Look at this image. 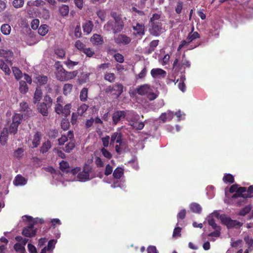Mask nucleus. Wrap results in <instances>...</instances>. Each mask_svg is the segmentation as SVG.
<instances>
[{
    "mask_svg": "<svg viewBox=\"0 0 253 253\" xmlns=\"http://www.w3.org/2000/svg\"><path fill=\"white\" fill-rule=\"evenodd\" d=\"M22 220L24 222H31V224H33L34 225L38 223H42L43 222L42 219L39 218H33L32 216L27 215L22 216Z\"/></svg>",
    "mask_w": 253,
    "mask_h": 253,
    "instance_id": "aec40b11",
    "label": "nucleus"
},
{
    "mask_svg": "<svg viewBox=\"0 0 253 253\" xmlns=\"http://www.w3.org/2000/svg\"><path fill=\"white\" fill-rule=\"evenodd\" d=\"M20 111L23 112H25L26 114L30 115V108L28 104L26 102H22L20 104Z\"/></svg>",
    "mask_w": 253,
    "mask_h": 253,
    "instance_id": "72a5a7b5",
    "label": "nucleus"
},
{
    "mask_svg": "<svg viewBox=\"0 0 253 253\" xmlns=\"http://www.w3.org/2000/svg\"><path fill=\"white\" fill-rule=\"evenodd\" d=\"M114 40L115 42L118 44H122L123 45H126L128 44L130 41L131 39L129 37L125 35H119L114 38Z\"/></svg>",
    "mask_w": 253,
    "mask_h": 253,
    "instance_id": "2eb2a0df",
    "label": "nucleus"
},
{
    "mask_svg": "<svg viewBox=\"0 0 253 253\" xmlns=\"http://www.w3.org/2000/svg\"><path fill=\"white\" fill-rule=\"evenodd\" d=\"M159 41L158 40H155L152 41L149 44V52H151L152 51H154L155 48L158 45Z\"/></svg>",
    "mask_w": 253,
    "mask_h": 253,
    "instance_id": "4d7b16f0",
    "label": "nucleus"
},
{
    "mask_svg": "<svg viewBox=\"0 0 253 253\" xmlns=\"http://www.w3.org/2000/svg\"><path fill=\"white\" fill-rule=\"evenodd\" d=\"M185 54H183L182 55V60L180 63H178V59L177 58H176L175 60L174 61L173 64V67L176 68L177 66L178 67H184V68L186 67L190 68V62L189 61L187 60L185 58Z\"/></svg>",
    "mask_w": 253,
    "mask_h": 253,
    "instance_id": "dca6fc26",
    "label": "nucleus"
},
{
    "mask_svg": "<svg viewBox=\"0 0 253 253\" xmlns=\"http://www.w3.org/2000/svg\"><path fill=\"white\" fill-rule=\"evenodd\" d=\"M200 38V36L198 32H190L185 40L181 42L180 44L178 47L177 50L179 51L182 48H186L187 50H191L197 47L198 45H190L195 40Z\"/></svg>",
    "mask_w": 253,
    "mask_h": 253,
    "instance_id": "f257e3e1",
    "label": "nucleus"
},
{
    "mask_svg": "<svg viewBox=\"0 0 253 253\" xmlns=\"http://www.w3.org/2000/svg\"><path fill=\"white\" fill-rule=\"evenodd\" d=\"M64 63L70 69H72L74 66L79 64L78 61H73L68 59L67 61L64 62Z\"/></svg>",
    "mask_w": 253,
    "mask_h": 253,
    "instance_id": "de8ad7c7",
    "label": "nucleus"
},
{
    "mask_svg": "<svg viewBox=\"0 0 253 253\" xmlns=\"http://www.w3.org/2000/svg\"><path fill=\"white\" fill-rule=\"evenodd\" d=\"M73 85L70 84H64L63 88V93L65 95H67L70 93L72 89Z\"/></svg>",
    "mask_w": 253,
    "mask_h": 253,
    "instance_id": "a18cd8bd",
    "label": "nucleus"
},
{
    "mask_svg": "<svg viewBox=\"0 0 253 253\" xmlns=\"http://www.w3.org/2000/svg\"><path fill=\"white\" fill-rule=\"evenodd\" d=\"M71 109V104L70 103L66 104L63 107V112L62 114H64L65 116H68L70 114V110Z\"/></svg>",
    "mask_w": 253,
    "mask_h": 253,
    "instance_id": "603ef678",
    "label": "nucleus"
},
{
    "mask_svg": "<svg viewBox=\"0 0 253 253\" xmlns=\"http://www.w3.org/2000/svg\"><path fill=\"white\" fill-rule=\"evenodd\" d=\"M137 93L140 95H146L150 100H153L157 97L153 89L148 84H145L136 88Z\"/></svg>",
    "mask_w": 253,
    "mask_h": 253,
    "instance_id": "7ed1b4c3",
    "label": "nucleus"
},
{
    "mask_svg": "<svg viewBox=\"0 0 253 253\" xmlns=\"http://www.w3.org/2000/svg\"><path fill=\"white\" fill-rule=\"evenodd\" d=\"M191 210L195 213H200L202 211L201 206L197 203H192L190 205Z\"/></svg>",
    "mask_w": 253,
    "mask_h": 253,
    "instance_id": "f704fd0d",
    "label": "nucleus"
},
{
    "mask_svg": "<svg viewBox=\"0 0 253 253\" xmlns=\"http://www.w3.org/2000/svg\"><path fill=\"white\" fill-rule=\"evenodd\" d=\"M23 118V115L20 114H15L12 117V123L19 125Z\"/></svg>",
    "mask_w": 253,
    "mask_h": 253,
    "instance_id": "c03bdc74",
    "label": "nucleus"
},
{
    "mask_svg": "<svg viewBox=\"0 0 253 253\" xmlns=\"http://www.w3.org/2000/svg\"><path fill=\"white\" fill-rule=\"evenodd\" d=\"M151 75L154 78H164L166 75V72L160 68H154L151 70Z\"/></svg>",
    "mask_w": 253,
    "mask_h": 253,
    "instance_id": "f3484780",
    "label": "nucleus"
},
{
    "mask_svg": "<svg viewBox=\"0 0 253 253\" xmlns=\"http://www.w3.org/2000/svg\"><path fill=\"white\" fill-rule=\"evenodd\" d=\"M28 225L24 227L22 230V234L23 236L31 238L35 236L36 228H35L34 225L31 222H25Z\"/></svg>",
    "mask_w": 253,
    "mask_h": 253,
    "instance_id": "0eeeda50",
    "label": "nucleus"
},
{
    "mask_svg": "<svg viewBox=\"0 0 253 253\" xmlns=\"http://www.w3.org/2000/svg\"><path fill=\"white\" fill-rule=\"evenodd\" d=\"M14 249L16 252H19L21 253L25 252V246L21 245V244L20 243H16L14 246Z\"/></svg>",
    "mask_w": 253,
    "mask_h": 253,
    "instance_id": "864d4df0",
    "label": "nucleus"
},
{
    "mask_svg": "<svg viewBox=\"0 0 253 253\" xmlns=\"http://www.w3.org/2000/svg\"><path fill=\"white\" fill-rule=\"evenodd\" d=\"M41 135L39 132H37L34 135L33 137V139L32 141V145L33 148H36L40 144V140H41Z\"/></svg>",
    "mask_w": 253,
    "mask_h": 253,
    "instance_id": "2f4dec72",
    "label": "nucleus"
},
{
    "mask_svg": "<svg viewBox=\"0 0 253 253\" xmlns=\"http://www.w3.org/2000/svg\"><path fill=\"white\" fill-rule=\"evenodd\" d=\"M139 119L138 115H135L133 120L130 121L129 124L133 128L137 130H141L144 126V124L143 122H138L137 120Z\"/></svg>",
    "mask_w": 253,
    "mask_h": 253,
    "instance_id": "4468645a",
    "label": "nucleus"
},
{
    "mask_svg": "<svg viewBox=\"0 0 253 253\" xmlns=\"http://www.w3.org/2000/svg\"><path fill=\"white\" fill-rule=\"evenodd\" d=\"M92 167L87 164L84 165L83 170L77 175L78 180L81 182H86L96 177V175L92 173Z\"/></svg>",
    "mask_w": 253,
    "mask_h": 253,
    "instance_id": "f03ea898",
    "label": "nucleus"
},
{
    "mask_svg": "<svg viewBox=\"0 0 253 253\" xmlns=\"http://www.w3.org/2000/svg\"><path fill=\"white\" fill-rule=\"evenodd\" d=\"M12 56L13 53L11 51L0 49V56L4 57L5 59V61L9 62V64H11Z\"/></svg>",
    "mask_w": 253,
    "mask_h": 253,
    "instance_id": "6ab92c4d",
    "label": "nucleus"
},
{
    "mask_svg": "<svg viewBox=\"0 0 253 253\" xmlns=\"http://www.w3.org/2000/svg\"><path fill=\"white\" fill-rule=\"evenodd\" d=\"M220 214L218 212L216 211H214L212 213L210 214L207 217L206 220H207L209 224L212 227V228L214 229H216V228H218V226L215 223V221L213 219V217H215L219 219Z\"/></svg>",
    "mask_w": 253,
    "mask_h": 253,
    "instance_id": "1a4fd4ad",
    "label": "nucleus"
},
{
    "mask_svg": "<svg viewBox=\"0 0 253 253\" xmlns=\"http://www.w3.org/2000/svg\"><path fill=\"white\" fill-rule=\"evenodd\" d=\"M27 179L21 175H17L14 181V184L16 186H22L27 183Z\"/></svg>",
    "mask_w": 253,
    "mask_h": 253,
    "instance_id": "b1692460",
    "label": "nucleus"
},
{
    "mask_svg": "<svg viewBox=\"0 0 253 253\" xmlns=\"http://www.w3.org/2000/svg\"><path fill=\"white\" fill-rule=\"evenodd\" d=\"M123 90V86L121 84H117L113 85L114 94L116 95V97H118L122 93Z\"/></svg>",
    "mask_w": 253,
    "mask_h": 253,
    "instance_id": "a878e982",
    "label": "nucleus"
},
{
    "mask_svg": "<svg viewBox=\"0 0 253 253\" xmlns=\"http://www.w3.org/2000/svg\"><path fill=\"white\" fill-rule=\"evenodd\" d=\"M133 30L134 31L135 35L142 37L145 34V26L143 23H136L132 26Z\"/></svg>",
    "mask_w": 253,
    "mask_h": 253,
    "instance_id": "ddd939ff",
    "label": "nucleus"
},
{
    "mask_svg": "<svg viewBox=\"0 0 253 253\" xmlns=\"http://www.w3.org/2000/svg\"><path fill=\"white\" fill-rule=\"evenodd\" d=\"M88 75L87 74L83 73L81 75L80 78L79 79L80 84H83L86 83L88 81Z\"/></svg>",
    "mask_w": 253,
    "mask_h": 253,
    "instance_id": "e2e57ef3",
    "label": "nucleus"
},
{
    "mask_svg": "<svg viewBox=\"0 0 253 253\" xmlns=\"http://www.w3.org/2000/svg\"><path fill=\"white\" fill-rule=\"evenodd\" d=\"M19 90L20 93L25 94L28 91V87L27 83L24 81H20L19 82Z\"/></svg>",
    "mask_w": 253,
    "mask_h": 253,
    "instance_id": "c756f323",
    "label": "nucleus"
},
{
    "mask_svg": "<svg viewBox=\"0 0 253 253\" xmlns=\"http://www.w3.org/2000/svg\"><path fill=\"white\" fill-rule=\"evenodd\" d=\"M101 152L103 156L108 159H110L112 158V154L105 148H103L101 149Z\"/></svg>",
    "mask_w": 253,
    "mask_h": 253,
    "instance_id": "774afa93",
    "label": "nucleus"
},
{
    "mask_svg": "<svg viewBox=\"0 0 253 253\" xmlns=\"http://www.w3.org/2000/svg\"><path fill=\"white\" fill-rule=\"evenodd\" d=\"M88 106L85 104H82L77 110V113L80 116H82L83 114L87 110Z\"/></svg>",
    "mask_w": 253,
    "mask_h": 253,
    "instance_id": "37998d69",
    "label": "nucleus"
},
{
    "mask_svg": "<svg viewBox=\"0 0 253 253\" xmlns=\"http://www.w3.org/2000/svg\"><path fill=\"white\" fill-rule=\"evenodd\" d=\"M18 126L19 125L17 124L12 123L9 127L10 133L14 135L17 132Z\"/></svg>",
    "mask_w": 253,
    "mask_h": 253,
    "instance_id": "bf43d9fd",
    "label": "nucleus"
},
{
    "mask_svg": "<svg viewBox=\"0 0 253 253\" xmlns=\"http://www.w3.org/2000/svg\"><path fill=\"white\" fill-rule=\"evenodd\" d=\"M223 180L225 183H232L234 182V177L231 174H226L224 176Z\"/></svg>",
    "mask_w": 253,
    "mask_h": 253,
    "instance_id": "5fc2aeb1",
    "label": "nucleus"
},
{
    "mask_svg": "<svg viewBox=\"0 0 253 253\" xmlns=\"http://www.w3.org/2000/svg\"><path fill=\"white\" fill-rule=\"evenodd\" d=\"M75 47L79 50L84 51L85 49V45L81 41L78 40L75 43Z\"/></svg>",
    "mask_w": 253,
    "mask_h": 253,
    "instance_id": "680f3d73",
    "label": "nucleus"
},
{
    "mask_svg": "<svg viewBox=\"0 0 253 253\" xmlns=\"http://www.w3.org/2000/svg\"><path fill=\"white\" fill-rule=\"evenodd\" d=\"M43 2V1L42 0H36L35 1H28L27 2V5L31 6H38L40 5H41L42 3Z\"/></svg>",
    "mask_w": 253,
    "mask_h": 253,
    "instance_id": "338daca9",
    "label": "nucleus"
},
{
    "mask_svg": "<svg viewBox=\"0 0 253 253\" xmlns=\"http://www.w3.org/2000/svg\"><path fill=\"white\" fill-rule=\"evenodd\" d=\"M252 194H253V185L250 186L248 187V190L243 193L242 197L244 198H251L253 197Z\"/></svg>",
    "mask_w": 253,
    "mask_h": 253,
    "instance_id": "a19ab883",
    "label": "nucleus"
},
{
    "mask_svg": "<svg viewBox=\"0 0 253 253\" xmlns=\"http://www.w3.org/2000/svg\"><path fill=\"white\" fill-rule=\"evenodd\" d=\"M229 191L230 193L236 192L232 198H236L239 197H242V194L246 191V189L245 187H239L237 185L235 184L231 186Z\"/></svg>",
    "mask_w": 253,
    "mask_h": 253,
    "instance_id": "6e6552de",
    "label": "nucleus"
},
{
    "mask_svg": "<svg viewBox=\"0 0 253 253\" xmlns=\"http://www.w3.org/2000/svg\"><path fill=\"white\" fill-rule=\"evenodd\" d=\"M24 0H14L12 4L15 8H18L22 7L24 5Z\"/></svg>",
    "mask_w": 253,
    "mask_h": 253,
    "instance_id": "052dcab7",
    "label": "nucleus"
},
{
    "mask_svg": "<svg viewBox=\"0 0 253 253\" xmlns=\"http://www.w3.org/2000/svg\"><path fill=\"white\" fill-rule=\"evenodd\" d=\"M59 12L62 16H67L69 12V6L67 5H62L59 8Z\"/></svg>",
    "mask_w": 253,
    "mask_h": 253,
    "instance_id": "e433bc0d",
    "label": "nucleus"
},
{
    "mask_svg": "<svg viewBox=\"0 0 253 253\" xmlns=\"http://www.w3.org/2000/svg\"><path fill=\"white\" fill-rule=\"evenodd\" d=\"M186 80V78L185 76L182 75L180 77V79L179 81V80H177L176 82H178L179 81V83L178 84V88L182 91L183 92H185L186 90V86L184 84V81Z\"/></svg>",
    "mask_w": 253,
    "mask_h": 253,
    "instance_id": "c85d7f7f",
    "label": "nucleus"
},
{
    "mask_svg": "<svg viewBox=\"0 0 253 253\" xmlns=\"http://www.w3.org/2000/svg\"><path fill=\"white\" fill-rule=\"evenodd\" d=\"M51 147V145L50 142L49 140H47L42 144L40 149V152L42 153H46Z\"/></svg>",
    "mask_w": 253,
    "mask_h": 253,
    "instance_id": "473e14b6",
    "label": "nucleus"
},
{
    "mask_svg": "<svg viewBox=\"0 0 253 253\" xmlns=\"http://www.w3.org/2000/svg\"><path fill=\"white\" fill-rule=\"evenodd\" d=\"M42 96V90L39 87H37L36 91L34 93V104H36L39 102L41 99Z\"/></svg>",
    "mask_w": 253,
    "mask_h": 253,
    "instance_id": "bb28decb",
    "label": "nucleus"
},
{
    "mask_svg": "<svg viewBox=\"0 0 253 253\" xmlns=\"http://www.w3.org/2000/svg\"><path fill=\"white\" fill-rule=\"evenodd\" d=\"M178 222L176 224V226L173 230L172 237L173 238H177L181 236V228L178 226H177Z\"/></svg>",
    "mask_w": 253,
    "mask_h": 253,
    "instance_id": "3c124183",
    "label": "nucleus"
},
{
    "mask_svg": "<svg viewBox=\"0 0 253 253\" xmlns=\"http://www.w3.org/2000/svg\"><path fill=\"white\" fill-rule=\"evenodd\" d=\"M124 174V169L121 168H117L115 169L113 172V176L114 178L119 179Z\"/></svg>",
    "mask_w": 253,
    "mask_h": 253,
    "instance_id": "c9c22d12",
    "label": "nucleus"
},
{
    "mask_svg": "<svg viewBox=\"0 0 253 253\" xmlns=\"http://www.w3.org/2000/svg\"><path fill=\"white\" fill-rule=\"evenodd\" d=\"M36 79L37 82L40 84H41V85L45 84L47 83V80H48L47 77L45 76L38 75L36 77Z\"/></svg>",
    "mask_w": 253,
    "mask_h": 253,
    "instance_id": "ea45409f",
    "label": "nucleus"
},
{
    "mask_svg": "<svg viewBox=\"0 0 253 253\" xmlns=\"http://www.w3.org/2000/svg\"><path fill=\"white\" fill-rule=\"evenodd\" d=\"M149 31L151 35L158 37L165 31V28L161 22H153L151 23Z\"/></svg>",
    "mask_w": 253,
    "mask_h": 253,
    "instance_id": "39448f33",
    "label": "nucleus"
},
{
    "mask_svg": "<svg viewBox=\"0 0 253 253\" xmlns=\"http://www.w3.org/2000/svg\"><path fill=\"white\" fill-rule=\"evenodd\" d=\"M11 65V64H9V62L5 63L2 59H0V68L6 75H9L11 73L9 66Z\"/></svg>",
    "mask_w": 253,
    "mask_h": 253,
    "instance_id": "4be33fe9",
    "label": "nucleus"
},
{
    "mask_svg": "<svg viewBox=\"0 0 253 253\" xmlns=\"http://www.w3.org/2000/svg\"><path fill=\"white\" fill-rule=\"evenodd\" d=\"M113 21H109L104 26V29L108 32L113 31Z\"/></svg>",
    "mask_w": 253,
    "mask_h": 253,
    "instance_id": "6e6d98bb",
    "label": "nucleus"
},
{
    "mask_svg": "<svg viewBox=\"0 0 253 253\" xmlns=\"http://www.w3.org/2000/svg\"><path fill=\"white\" fill-rule=\"evenodd\" d=\"M126 115V112L124 111H118L115 112L113 115V122L114 125H116L122 119L124 118Z\"/></svg>",
    "mask_w": 253,
    "mask_h": 253,
    "instance_id": "a211bd4d",
    "label": "nucleus"
},
{
    "mask_svg": "<svg viewBox=\"0 0 253 253\" xmlns=\"http://www.w3.org/2000/svg\"><path fill=\"white\" fill-rule=\"evenodd\" d=\"M113 33L116 34L121 32L123 29V22L120 17H115L113 21Z\"/></svg>",
    "mask_w": 253,
    "mask_h": 253,
    "instance_id": "9b49d317",
    "label": "nucleus"
},
{
    "mask_svg": "<svg viewBox=\"0 0 253 253\" xmlns=\"http://www.w3.org/2000/svg\"><path fill=\"white\" fill-rule=\"evenodd\" d=\"M173 112L170 111H168L166 113H162L160 116V118L163 122H165L166 121H170L173 118Z\"/></svg>",
    "mask_w": 253,
    "mask_h": 253,
    "instance_id": "5701e85b",
    "label": "nucleus"
},
{
    "mask_svg": "<svg viewBox=\"0 0 253 253\" xmlns=\"http://www.w3.org/2000/svg\"><path fill=\"white\" fill-rule=\"evenodd\" d=\"M252 208V206L251 205L246 206L240 211L239 212V215L242 216L245 215L251 211Z\"/></svg>",
    "mask_w": 253,
    "mask_h": 253,
    "instance_id": "79ce46f5",
    "label": "nucleus"
},
{
    "mask_svg": "<svg viewBox=\"0 0 253 253\" xmlns=\"http://www.w3.org/2000/svg\"><path fill=\"white\" fill-rule=\"evenodd\" d=\"M91 42L95 45H100L103 43V40L100 35L94 34L90 39Z\"/></svg>",
    "mask_w": 253,
    "mask_h": 253,
    "instance_id": "393cba45",
    "label": "nucleus"
},
{
    "mask_svg": "<svg viewBox=\"0 0 253 253\" xmlns=\"http://www.w3.org/2000/svg\"><path fill=\"white\" fill-rule=\"evenodd\" d=\"M75 147V143L73 140H70L66 145L64 151L67 153H70Z\"/></svg>",
    "mask_w": 253,
    "mask_h": 253,
    "instance_id": "49530a36",
    "label": "nucleus"
},
{
    "mask_svg": "<svg viewBox=\"0 0 253 253\" xmlns=\"http://www.w3.org/2000/svg\"><path fill=\"white\" fill-rule=\"evenodd\" d=\"M15 240L18 242V243L21 244L23 246H25L27 243L28 242V239L24 238L21 236H18L15 237Z\"/></svg>",
    "mask_w": 253,
    "mask_h": 253,
    "instance_id": "0e129e2a",
    "label": "nucleus"
},
{
    "mask_svg": "<svg viewBox=\"0 0 253 253\" xmlns=\"http://www.w3.org/2000/svg\"><path fill=\"white\" fill-rule=\"evenodd\" d=\"M48 105L45 102L41 103L37 106L39 112L44 116L48 115Z\"/></svg>",
    "mask_w": 253,
    "mask_h": 253,
    "instance_id": "412c9836",
    "label": "nucleus"
},
{
    "mask_svg": "<svg viewBox=\"0 0 253 253\" xmlns=\"http://www.w3.org/2000/svg\"><path fill=\"white\" fill-rule=\"evenodd\" d=\"M104 79L110 83H113L115 79V75L111 73H106L104 75Z\"/></svg>",
    "mask_w": 253,
    "mask_h": 253,
    "instance_id": "09e8293b",
    "label": "nucleus"
},
{
    "mask_svg": "<svg viewBox=\"0 0 253 253\" xmlns=\"http://www.w3.org/2000/svg\"><path fill=\"white\" fill-rule=\"evenodd\" d=\"M110 143V145L113 146L115 143H117L119 144L120 145H122L123 144V139H122V134L120 132H114L111 136Z\"/></svg>",
    "mask_w": 253,
    "mask_h": 253,
    "instance_id": "9d476101",
    "label": "nucleus"
},
{
    "mask_svg": "<svg viewBox=\"0 0 253 253\" xmlns=\"http://www.w3.org/2000/svg\"><path fill=\"white\" fill-rule=\"evenodd\" d=\"M1 31L5 35H8L11 31V27L8 24H3L1 27Z\"/></svg>",
    "mask_w": 253,
    "mask_h": 253,
    "instance_id": "4c0bfd02",
    "label": "nucleus"
},
{
    "mask_svg": "<svg viewBox=\"0 0 253 253\" xmlns=\"http://www.w3.org/2000/svg\"><path fill=\"white\" fill-rule=\"evenodd\" d=\"M60 168L61 170L63 171H66L69 173V174L74 175L76 173H78L79 171L80 170V169L79 168H76L74 169H72L71 171H69V164L67 162L64 161H62L60 163Z\"/></svg>",
    "mask_w": 253,
    "mask_h": 253,
    "instance_id": "f8f14e48",
    "label": "nucleus"
},
{
    "mask_svg": "<svg viewBox=\"0 0 253 253\" xmlns=\"http://www.w3.org/2000/svg\"><path fill=\"white\" fill-rule=\"evenodd\" d=\"M56 243V240H50L48 242L47 246L45 247L47 249L49 250L50 251L51 250V252H53V250L55 248V245Z\"/></svg>",
    "mask_w": 253,
    "mask_h": 253,
    "instance_id": "69168bd1",
    "label": "nucleus"
},
{
    "mask_svg": "<svg viewBox=\"0 0 253 253\" xmlns=\"http://www.w3.org/2000/svg\"><path fill=\"white\" fill-rule=\"evenodd\" d=\"M88 96V88L84 87L81 91L80 99L81 101L85 102L87 100Z\"/></svg>",
    "mask_w": 253,
    "mask_h": 253,
    "instance_id": "7c9ffc66",
    "label": "nucleus"
},
{
    "mask_svg": "<svg viewBox=\"0 0 253 253\" xmlns=\"http://www.w3.org/2000/svg\"><path fill=\"white\" fill-rule=\"evenodd\" d=\"M221 223L226 225L228 228H238L243 225L242 222L236 220H232L225 214H221L219 216Z\"/></svg>",
    "mask_w": 253,
    "mask_h": 253,
    "instance_id": "20e7f679",
    "label": "nucleus"
},
{
    "mask_svg": "<svg viewBox=\"0 0 253 253\" xmlns=\"http://www.w3.org/2000/svg\"><path fill=\"white\" fill-rule=\"evenodd\" d=\"M93 23L91 21H88L83 25V30L84 33L89 34L92 31Z\"/></svg>",
    "mask_w": 253,
    "mask_h": 253,
    "instance_id": "cd10ccee",
    "label": "nucleus"
},
{
    "mask_svg": "<svg viewBox=\"0 0 253 253\" xmlns=\"http://www.w3.org/2000/svg\"><path fill=\"white\" fill-rule=\"evenodd\" d=\"M94 163L96 166L98 168H102L104 166V163L103 161V160L99 157L97 156L95 157Z\"/></svg>",
    "mask_w": 253,
    "mask_h": 253,
    "instance_id": "13d9d810",
    "label": "nucleus"
},
{
    "mask_svg": "<svg viewBox=\"0 0 253 253\" xmlns=\"http://www.w3.org/2000/svg\"><path fill=\"white\" fill-rule=\"evenodd\" d=\"M12 71L14 76L16 80H19L22 78L23 74L21 71L17 67H12Z\"/></svg>",
    "mask_w": 253,
    "mask_h": 253,
    "instance_id": "58836bf2",
    "label": "nucleus"
},
{
    "mask_svg": "<svg viewBox=\"0 0 253 253\" xmlns=\"http://www.w3.org/2000/svg\"><path fill=\"white\" fill-rule=\"evenodd\" d=\"M63 70L62 73H57L56 76L57 79L61 81L69 80L75 78L78 74L77 71H74L72 72H67L65 70H61L60 71Z\"/></svg>",
    "mask_w": 253,
    "mask_h": 253,
    "instance_id": "423d86ee",
    "label": "nucleus"
},
{
    "mask_svg": "<svg viewBox=\"0 0 253 253\" xmlns=\"http://www.w3.org/2000/svg\"><path fill=\"white\" fill-rule=\"evenodd\" d=\"M48 32L47 26L46 25H43L40 27L38 29V33L42 36L45 35Z\"/></svg>",
    "mask_w": 253,
    "mask_h": 253,
    "instance_id": "8fccbe9b",
    "label": "nucleus"
}]
</instances>
